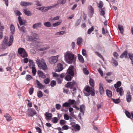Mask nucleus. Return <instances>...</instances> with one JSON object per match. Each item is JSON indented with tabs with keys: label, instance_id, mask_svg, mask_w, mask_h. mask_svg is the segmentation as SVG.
Listing matches in <instances>:
<instances>
[{
	"label": "nucleus",
	"instance_id": "f257e3e1",
	"mask_svg": "<svg viewBox=\"0 0 133 133\" xmlns=\"http://www.w3.org/2000/svg\"><path fill=\"white\" fill-rule=\"evenodd\" d=\"M8 39V37L5 36L4 39L2 42V47L3 49H5L6 48L7 45L9 46H11L12 43L13 41V37L12 35H11L10 37V41L8 44L7 42Z\"/></svg>",
	"mask_w": 133,
	"mask_h": 133
},
{
	"label": "nucleus",
	"instance_id": "f03ea898",
	"mask_svg": "<svg viewBox=\"0 0 133 133\" xmlns=\"http://www.w3.org/2000/svg\"><path fill=\"white\" fill-rule=\"evenodd\" d=\"M65 59L69 64H71L74 61L75 57L71 52L68 51L64 55Z\"/></svg>",
	"mask_w": 133,
	"mask_h": 133
},
{
	"label": "nucleus",
	"instance_id": "7ed1b4c3",
	"mask_svg": "<svg viewBox=\"0 0 133 133\" xmlns=\"http://www.w3.org/2000/svg\"><path fill=\"white\" fill-rule=\"evenodd\" d=\"M36 62L39 67L42 68L43 70L47 69V66L45 63V61L43 58L37 59Z\"/></svg>",
	"mask_w": 133,
	"mask_h": 133
},
{
	"label": "nucleus",
	"instance_id": "20e7f679",
	"mask_svg": "<svg viewBox=\"0 0 133 133\" xmlns=\"http://www.w3.org/2000/svg\"><path fill=\"white\" fill-rule=\"evenodd\" d=\"M18 52L22 58L27 57L28 56V54L27 52L25 49L23 48H19L18 49Z\"/></svg>",
	"mask_w": 133,
	"mask_h": 133
},
{
	"label": "nucleus",
	"instance_id": "39448f33",
	"mask_svg": "<svg viewBox=\"0 0 133 133\" xmlns=\"http://www.w3.org/2000/svg\"><path fill=\"white\" fill-rule=\"evenodd\" d=\"M75 68L73 66L70 65L67 70V73L68 75H70L72 76L74 75V71Z\"/></svg>",
	"mask_w": 133,
	"mask_h": 133
},
{
	"label": "nucleus",
	"instance_id": "423d86ee",
	"mask_svg": "<svg viewBox=\"0 0 133 133\" xmlns=\"http://www.w3.org/2000/svg\"><path fill=\"white\" fill-rule=\"evenodd\" d=\"M36 114V111L32 108H30L28 109L27 114L29 117H33Z\"/></svg>",
	"mask_w": 133,
	"mask_h": 133
},
{
	"label": "nucleus",
	"instance_id": "0eeeda50",
	"mask_svg": "<svg viewBox=\"0 0 133 133\" xmlns=\"http://www.w3.org/2000/svg\"><path fill=\"white\" fill-rule=\"evenodd\" d=\"M58 57L57 56H52L49 58V61L51 64H54L57 62Z\"/></svg>",
	"mask_w": 133,
	"mask_h": 133
},
{
	"label": "nucleus",
	"instance_id": "6e6552de",
	"mask_svg": "<svg viewBox=\"0 0 133 133\" xmlns=\"http://www.w3.org/2000/svg\"><path fill=\"white\" fill-rule=\"evenodd\" d=\"M76 85V82L73 81L70 82H68L65 85V87L67 88H70L71 87H74L75 85Z\"/></svg>",
	"mask_w": 133,
	"mask_h": 133
},
{
	"label": "nucleus",
	"instance_id": "1a4fd4ad",
	"mask_svg": "<svg viewBox=\"0 0 133 133\" xmlns=\"http://www.w3.org/2000/svg\"><path fill=\"white\" fill-rule=\"evenodd\" d=\"M32 2H28L21 1L20 2V5L22 6H29L33 4Z\"/></svg>",
	"mask_w": 133,
	"mask_h": 133
},
{
	"label": "nucleus",
	"instance_id": "9d476101",
	"mask_svg": "<svg viewBox=\"0 0 133 133\" xmlns=\"http://www.w3.org/2000/svg\"><path fill=\"white\" fill-rule=\"evenodd\" d=\"M35 84L37 86V87L39 89H43L44 87V86L40 82L37 80L36 79L35 81Z\"/></svg>",
	"mask_w": 133,
	"mask_h": 133
},
{
	"label": "nucleus",
	"instance_id": "9b49d317",
	"mask_svg": "<svg viewBox=\"0 0 133 133\" xmlns=\"http://www.w3.org/2000/svg\"><path fill=\"white\" fill-rule=\"evenodd\" d=\"M63 69V65L61 63L58 64L57 68L55 69V71L56 72H59L62 71Z\"/></svg>",
	"mask_w": 133,
	"mask_h": 133
},
{
	"label": "nucleus",
	"instance_id": "f8f14e48",
	"mask_svg": "<svg viewBox=\"0 0 133 133\" xmlns=\"http://www.w3.org/2000/svg\"><path fill=\"white\" fill-rule=\"evenodd\" d=\"M18 22L20 25H26V21L25 20H22L21 17L20 16H19L18 18Z\"/></svg>",
	"mask_w": 133,
	"mask_h": 133
},
{
	"label": "nucleus",
	"instance_id": "ddd939ff",
	"mask_svg": "<svg viewBox=\"0 0 133 133\" xmlns=\"http://www.w3.org/2000/svg\"><path fill=\"white\" fill-rule=\"evenodd\" d=\"M85 110V107L84 105H81L80 107V113H81V114L82 115V116H84Z\"/></svg>",
	"mask_w": 133,
	"mask_h": 133
},
{
	"label": "nucleus",
	"instance_id": "4468645a",
	"mask_svg": "<svg viewBox=\"0 0 133 133\" xmlns=\"http://www.w3.org/2000/svg\"><path fill=\"white\" fill-rule=\"evenodd\" d=\"M37 73L39 77H41L43 79H44L46 77L45 74L41 70H38Z\"/></svg>",
	"mask_w": 133,
	"mask_h": 133
},
{
	"label": "nucleus",
	"instance_id": "2eb2a0df",
	"mask_svg": "<svg viewBox=\"0 0 133 133\" xmlns=\"http://www.w3.org/2000/svg\"><path fill=\"white\" fill-rule=\"evenodd\" d=\"M116 91L117 92L119 93V95L121 96H122L124 93V91L122 88H115Z\"/></svg>",
	"mask_w": 133,
	"mask_h": 133
},
{
	"label": "nucleus",
	"instance_id": "dca6fc26",
	"mask_svg": "<svg viewBox=\"0 0 133 133\" xmlns=\"http://www.w3.org/2000/svg\"><path fill=\"white\" fill-rule=\"evenodd\" d=\"M23 11L24 13L27 16H30L32 15L31 12L29 10H28L26 8L23 9Z\"/></svg>",
	"mask_w": 133,
	"mask_h": 133
},
{
	"label": "nucleus",
	"instance_id": "f3484780",
	"mask_svg": "<svg viewBox=\"0 0 133 133\" xmlns=\"http://www.w3.org/2000/svg\"><path fill=\"white\" fill-rule=\"evenodd\" d=\"M127 57L128 53L127 51L126 50H125L120 56V57L121 58H123L124 57L126 58H127Z\"/></svg>",
	"mask_w": 133,
	"mask_h": 133
},
{
	"label": "nucleus",
	"instance_id": "a211bd4d",
	"mask_svg": "<svg viewBox=\"0 0 133 133\" xmlns=\"http://www.w3.org/2000/svg\"><path fill=\"white\" fill-rule=\"evenodd\" d=\"M46 119L47 120H50L51 118L52 117V114L48 112H46L45 114Z\"/></svg>",
	"mask_w": 133,
	"mask_h": 133
},
{
	"label": "nucleus",
	"instance_id": "6ab92c4d",
	"mask_svg": "<svg viewBox=\"0 0 133 133\" xmlns=\"http://www.w3.org/2000/svg\"><path fill=\"white\" fill-rule=\"evenodd\" d=\"M100 9L99 10V11L100 12V15L101 16H103L104 17H105L104 16L105 12V7H103L102 8Z\"/></svg>",
	"mask_w": 133,
	"mask_h": 133
},
{
	"label": "nucleus",
	"instance_id": "aec40b11",
	"mask_svg": "<svg viewBox=\"0 0 133 133\" xmlns=\"http://www.w3.org/2000/svg\"><path fill=\"white\" fill-rule=\"evenodd\" d=\"M29 66L30 68H31L32 67H35V63L33 60L29 59Z\"/></svg>",
	"mask_w": 133,
	"mask_h": 133
},
{
	"label": "nucleus",
	"instance_id": "412c9836",
	"mask_svg": "<svg viewBox=\"0 0 133 133\" xmlns=\"http://www.w3.org/2000/svg\"><path fill=\"white\" fill-rule=\"evenodd\" d=\"M41 25L42 23L40 22L36 23L33 24L32 28L34 29H37L38 27H41Z\"/></svg>",
	"mask_w": 133,
	"mask_h": 133
},
{
	"label": "nucleus",
	"instance_id": "4be33fe9",
	"mask_svg": "<svg viewBox=\"0 0 133 133\" xmlns=\"http://www.w3.org/2000/svg\"><path fill=\"white\" fill-rule=\"evenodd\" d=\"M70 91L72 94V95L74 96L76 93L77 89L75 87H71L70 88Z\"/></svg>",
	"mask_w": 133,
	"mask_h": 133
},
{
	"label": "nucleus",
	"instance_id": "5701e85b",
	"mask_svg": "<svg viewBox=\"0 0 133 133\" xmlns=\"http://www.w3.org/2000/svg\"><path fill=\"white\" fill-rule=\"evenodd\" d=\"M78 57L79 61L82 63H84V61L83 57L81 55L78 54Z\"/></svg>",
	"mask_w": 133,
	"mask_h": 133
},
{
	"label": "nucleus",
	"instance_id": "b1692460",
	"mask_svg": "<svg viewBox=\"0 0 133 133\" xmlns=\"http://www.w3.org/2000/svg\"><path fill=\"white\" fill-rule=\"evenodd\" d=\"M127 101L128 102H130L131 101V96L130 93H127Z\"/></svg>",
	"mask_w": 133,
	"mask_h": 133
},
{
	"label": "nucleus",
	"instance_id": "393cba45",
	"mask_svg": "<svg viewBox=\"0 0 133 133\" xmlns=\"http://www.w3.org/2000/svg\"><path fill=\"white\" fill-rule=\"evenodd\" d=\"M73 77L70 75H67L65 77L64 79L67 81H70L71 80Z\"/></svg>",
	"mask_w": 133,
	"mask_h": 133
},
{
	"label": "nucleus",
	"instance_id": "a878e982",
	"mask_svg": "<svg viewBox=\"0 0 133 133\" xmlns=\"http://www.w3.org/2000/svg\"><path fill=\"white\" fill-rule=\"evenodd\" d=\"M38 9L41 11H42L43 12H45L48 11V9L47 7L42 6L41 7L39 8Z\"/></svg>",
	"mask_w": 133,
	"mask_h": 133
},
{
	"label": "nucleus",
	"instance_id": "bb28decb",
	"mask_svg": "<svg viewBox=\"0 0 133 133\" xmlns=\"http://www.w3.org/2000/svg\"><path fill=\"white\" fill-rule=\"evenodd\" d=\"M4 117L6 118V120L8 122L12 120L11 117L8 114H6L4 115Z\"/></svg>",
	"mask_w": 133,
	"mask_h": 133
},
{
	"label": "nucleus",
	"instance_id": "cd10ccee",
	"mask_svg": "<svg viewBox=\"0 0 133 133\" xmlns=\"http://www.w3.org/2000/svg\"><path fill=\"white\" fill-rule=\"evenodd\" d=\"M118 27L119 30L120 32L121 33V34H122L124 31L123 26L121 25L118 24Z\"/></svg>",
	"mask_w": 133,
	"mask_h": 133
},
{
	"label": "nucleus",
	"instance_id": "c85d7f7f",
	"mask_svg": "<svg viewBox=\"0 0 133 133\" xmlns=\"http://www.w3.org/2000/svg\"><path fill=\"white\" fill-rule=\"evenodd\" d=\"M99 91L101 95H102L104 93V89L103 87L101 86L100 84H99Z\"/></svg>",
	"mask_w": 133,
	"mask_h": 133
},
{
	"label": "nucleus",
	"instance_id": "c756f323",
	"mask_svg": "<svg viewBox=\"0 0 133 133\" xmlns=\"http://www.w3.org/2000/svg\"><path fill=\"white\" fill-rule=\"evenodd\" d=\"M68 102L69 103V105H72L74 104H76V102L74 100L72 99L71 100L69 99L68 101Z\"/></svg>",
	"mask_w": 133,
	"mask_h": 133
},
{
	"label": "nucleus",
	"instance_id": "7c9ffc66",
	"mask_svg": "<svg viewBox=\"0 0 133 133\" xmlns=\"http://www.w3.org/2000/svg\"><path fill=\"white\" fill-rule=\"evenodd\" d=\"M121 85V82L118 81L116 84H114V87L115 88H119Z\"/></svg>",
	"mask_w": 133,
	"mask_h": 133
},
{
	"label": "nucleus",
	"instance_id": "2f4dec72",
	"mask_svg": "<svg viewBox=\"0 0 133 133\" xmlns=\"http://www.w3.org/2000/svg\"><path fill=\"white\" fill-rule=\"evenodd\" d=\"M10 29L11 33H12V34H14L15 32V27L12 24L11 25Z\"/></svg>",
	"mask_w": 133,
	"mask_h": 133
},
{
	"label": "nucleus",
	"instance_id": "473e14b6",
	"mask_svg": "<svg viewBox=\"0 0 133 133\" xmlns=\"http://www.w3.org/2000/svg\"><path fill=\"white\" fill-rule=\"evenodd\" d=\"M111 62L112 63H113L114 65L115 66H117L118 65V63L117 61L114 59L113 58H112L111 59Z\"/></svg>",
	"mask_w": 133,
	"mask_h": 133
},
{
	"label": "nucleus",
	"instance_id": "72a5a7b5",
	"mask_svg": "<svg viewBox=\"0 0 133 133\" xmlns=\"http://www.w3.org/2000/svg\"><path fill=\"white\" fill-rule=\"evenodd\" d=\"M106 94L109 97H111L112 96V92L109 90H106Z\"/></svg>",
	"mask_w": 133,
	"mask_h": 133
},
{
	"label": "nucleus",
	"instance_id": "f704fd0d",
	"mask_svg": "<svg viewBox=\"0 0 133 133\" xmlns=\"http://www.w3.org/2000/svg\"><path fill=\"white\" fill-rule=\"evenodd\" d=\"M129 58L131 60L132 64H133V54L132 53H128Z\"/></svg>",
	"mask_w": 133,
	"mask_h": 133
},
{
	"label": "nucleus",
	"instance_id": "c9c22d12",
	"mask_svg": "<svg viewBox=\"0 0 133 133\" xmlns=\"http://www.w3.org/2000/svg\"><path fill=\"white\" fill-rule=\"evenodd\" d=\"M32 70V73L34 76H35L36 75V70L35 67H32L31 68Z\"/></svg>",
	"mask_w": 133,
	"mask_h": 133
},
{
	"label": "nucleus",
	"instance_id": "e433bc0d",
	"mask_svg": "<svg viewBox=\"0 0 133 133\" xmlns=\"http://www.w3.org/2000/svg\"><path fill=\"white\" fill-rule=\"evenodd\" d=\"M125 115H126L127 117L129 118H131V114H130V113L128 111L125 110Z\"/></svg>",
	"mask_w": 133,
	"mask_h": 133
},
{
	"label": "nucleus",
	"instance_id": "4c0bfd02",
	"mask_svg": "<svg viewBox=\"0 0 133 133\" xmlns=\"http://www.w3.org/2000/svg\"><path fill=\"white\" fill-rule=\"evenodd\" d=\"M82 42V40L81 38L79 37L78 38L77 41V44L78 45H79L81 44V43Z\"/></svg>",
	"mask_w": 133,
	"mask_h": 133
},
{
	"label": "nucleus",
	"instance_id": "58836bf2",
	"mask_svg": "<svg viewBox=\"0 0 133 133\" xmlns=\"http://www.w3.org/2000/svg\"><path fill=\"white\" fill-rule=\"evenodd\" d=\"M19 30L22 32L24 33L25 32V30H26L25 27L24 26H22L20 28Z\"/></svg>",
	"mask_w": 133,
	"mask_h": 133
},
{
	"label": "nucleus",
	"instance_id": "ea45409f",
	"mask_svg": "<svg viewBox=\"0 0 133 133\" xmlns=\"http://www.w3.org/2000/svg\"><path fill=\"white\" fill-rule=\"evenodd\" d=\"M37 94L38 97L39 98H41L43 96L42 93L41 91H38Z\"/></svg>",
	"mask_w": 133,
	"mask_h": 133
},
{
	"label": "nucleus",
	"instance_id": "a19ab883",
	"mask_svg": "<svg viewBox=\"0 0 133 133\" xmlns=\"http://www.w3.org/2000/svg\"><path fill=\"white\" fill-rule=\"evenodd\" d=\"M98 7L99 9L102 8L103 6V2L101 1H100L99 2V3L98 4Z\"/></svg>",
	"mask_w": 133,
	"mask_h": 133
},
{
	"label": "nucleus",
	"instance_id": "79ce46f5",
	"mask_svg": "<svg viewBox=\"0 0 133 133\" xmlns=\"http://www.w3.org/2000/svg\"><path fill=\"white\" fill-rule=\"evenodd\" d=\"M36 38L32 37L31 36H29L28 37V40L31 41H34Z\"/></svg>",
	"mask_w": 133,
	"mask_h": 133
},
{
	"label": "nucleus",
	"instance_id": "37998d69",
	"mask_svg": "<svg viewBox=\"0 0 133 133\" xmlns=\"http://www.w3.org/2000/svg\"><path fill=\"white\" fill-rule=\"evenodd\" d=\"M58 121V119L56 117L53 118V119L51 121L53 123H56Z\"/></svg>",
	"mask_w": 133,
	"mask_h": 133
},
{
	"label": "nucleus",
	"instance_id": "c03bdc74",
	"mask_svg": "<svg viewBox=\"0 0 133 133\" xmlns=\"http://www.w3.org/2000/svg\"><path fill=\"white\" fill-rule=\"evenodd\" d=\"M44 25L47 27H49L51 26V24L49 22H46L44 23Z\"/></svg>",
	"mask_w": 133,
	"mask_h": 133
},
{
	"label": "nucleus",
	"instance_id": "a18cd8bd",
	"mask_svg": "<svg viewBox=\"0 0 133 133\" xmlns=\"http://www.w3.org/2000/svg\"><path fill=\"white\" fill-rule=\"evenodd\" d=\"M89 83L90 85L93 87L94 85V83L93 80L90 79L89 80Z\"/></svg>",
	"mask_w": 133,
	"mask_h": 133
},
{
	"label": "nucleus",
	"instance_id": "49530a36",
	"mask_svg": "<svg viewBox=\"0 0 133 133\" xmlns=\"http://www.w3.org/2000/svg\"><path fill=\"white\" fill-rule=\"evenodd\" d=\"M83 70L84 74L86 75H88L89 74V71L87 70L86 68H83Z\"/></svg>",
	"mask_w": 133,
	"mask_h": 133
},
{
	"label": "nucleus",
	"instance_id": "de8ad7c7",
	"mask_svg": "<svg viewBox=\"0 0 133 133\" xmlns=\"http://www.w3.org/2000/svg\"><path fill=\"white\" fill-rule=\"evenodd\" d=\"M94 29V27L93 26L92 27L90 28L89 29L88 31V34H90L93 31Z\"/></svg>",
	"mask_w": 133,
	"mask_h": 133
},
{
	"label": "nucleus",
	"instance_id": "09e8293b",
	"mask_svg": "<svg viewBox=\"0 0 133 133\" xmlns=\"http://www.w3.org/2000/svg\"><path fill=\"white\" fill-rule=\"evenodd\" d=\"M32 78V77L31 75H26L25 79L27 81H29Z\"/></svg>",
	"mask_w": 133,
	"mask_h": 133
},
{
	"label": "nucleus",
	"instance_id": "8fccbe9b",
	"mask_svg": "<svg viewBox=\"0 0 133 133\" xmlns=\"http://www.w3.org/2000/svg\"><path fill=\"white\" fill-rule=\"evenodd\" d=\"M63 79H61L59 77H57V82L58 84H61L62 82Z\"/></svg>",
	"mask_w": 133,
	"mask_h": 133
},
{
	"label": "nucleus",
	"instance_id": "3c124183",
	"mask_svg": "<svg viewBox=\"0 0 133 133\" xmlns=\"http://www.w3.org/2000/svg\"><path fill=\"white\" fill-rule=\"evenodd\" d=\"M66 0H58V3H59V4H64L66 3Z\"/></svg>",
	"mask_w": 133,
	"mask_h": 133
},
{
	"label": "nucleus",
	"instance_id": "603ef678",
	"mask_svg": "<svg viewBox=\"0 0 133 133\" xmlns=\"http://www.w3.org/2000/svg\"><path fill=\"white\" fill-rule=\"evenodd\" d=\"M56 84V82L54 80L51 81L50 83V85L52 87H54V86Z\"/></svg>",
	"mask_w": 133,
	"mask_h": 133
},
{
	"label": "nucleus",
	"instance_id": "864d4df0",
	"mask_svg": "<svg viewBox=\"0 0 133 133\" xmlns=\"http://www.w3.org/2000/svg\"><path fill=\"white\" fill-rule=\"evenodd\" d=\"M66 123V121L64 120L61 119L59 121V123L61 125L64 124Z\"/></svg>",
	"mask_w": 133,
	"mask_h": 133
},
{
	"label": "nucleus",
	"instance_id": "5fc2aeb1",
	"mask_svg": "<svg viewBox=\"0 0 133 133\" xmlns=\"http://www.w3.org/2000/svg\"><path fill=\"white\" fill-rule=\"evenodd\" d=\"M34 89L33 88L31 87L30 88L29 90V92L30 95L32 94L34 92Z\"/></svg>",
	"mask_w": 133,
	"mask_h": 133
},
{
	"label": "nucleus",
	"instance_id": "6e6d98bb",
	"mask_svg": "<svg viewBox=\"0 0 133 133\" xmlns=\"http://www.w3.org/2000/svg\"><path fill=\"white\" fill-rule=\"evenodd\" d=\"M112 101L115 103H118L120 102V99L119 98L115 99H112Z\"/></svg>",
	"mask_w": 133,
	"mask_h": 133
},
{
	"label": "nucleus",
	"instance_id": "4d7b16f0",
	"mask_svg": "<svg viewBox=\"0 0 133 133\" xmlns=\"http://www.w3.org/2000/svg\"><path fill=\"white\" fill-rule=\"evenodd\" d=\"M74 128L77 129L78 131H79L80 129V127L78 124H76Z\"/></svg>",
	"mask_w": 133,
	"mask_h": 133
},
{
	"label": "nucleus",
	"instance_id": "13d9d810",
	"mask_svg": "<svg viewBox=\"0 0 133 133\" xmlns=\"http://www.w3.org/2000/svg\"><path fill=\"white\" fill-rule=\"evenodd\" d=\"M59 18V16H57L55 17L54 18H50V20H58Z\"/></svg>",
	"mask_w": 133,
	"mask_h": 133
},
{
	"label": "nucleus",
	"instance_id": "bf43d9fd",
	"mask_svg": "<svg viewBox=\"0 0 133 133\" xmlns=\"http://www.w3.org/2000/svg\"><path fill=\"white\" fill-rule=\"evenodd\" d=\"M81 20L80 19H78L75 24V26H77L79 25L81 22Z\"/></svg>",
	"mask_w": 133,
	"mask_h": 133
},
{
	"label": "nucleus",
	"instance_id": "052dcab7",
	"mask_svg": "<svg viewBox=\"0 0 133 133\" xmlns=\"http://www.w3.org/2000/svg\"><path fill=\"white\" fill-rule=\"evenodd\" d=\"M90 94L91 96H94L95 95V90L93 88L92 89V90H90Z\"/></svg>",
	"mask_w": 133,
	"mask_h": 133
},
{
	"label": "nucleus",
	"instance_id": "680f3d73",
	"mask_svg": "<svg viewBox=\"0 0 133 133\" xmlns=\"http://www.w3.org/2000/svg\"><path fill=\"white\" fill-rule=\"evenodd\" d=\"M50 79L48 78L44 79V83L46 84H48L50 82Z\"/></svg>",
	"mask_w": 133,
	"mask_h": 133
},
{
	"label": "nucleus",
	"instance_id": "e2e57ef3",
	"mask_svg": "<svg viewBox=\"0 0 133 133\" xmlns=\"http://www.w3.org/2000/svg\"><path fill=\"white\" fill-rule=\"evenodd\" d=\"M63 106L64 107H70V105L68 102H65L63 104Z\"/></svg>",
	"mask_w": 133,
	"mask_h": 133
},
{
	"label": "nucleus",
	"instance_id": "0e129e2a",
	"mask_svg": "<svg viewBox=\"0 0 133 133\" xmlns=\"http://www.w3.org/2000/svg\"><path fill=\"white\" fill-rule=\"evenodd\" d=\"M82 52L83 56H86L87 55V52L85 49H83L82 50Z\"/></svg>",
	"mask_w": 133,
	"mask_h": 133
},
{
	"label": "nucleus",
	"instance_id": "69168bd1",
	"mask_svg": "<svg viewBox=\"0 0 133 133\" xmlns=\"http://www.w3.org/2000/svg\"><path fill=\"white\" fill-rule=\"evenodd\" d=\"M96 54L100 58H101L103 61H104V58L98 52H95Z\"/></svg>",
	"mask_w": 133,
	"mask_h": 133
},
{
	"label": "nucleus",
	"instance_id": "338daca9",
	"mask_svg": "<svg viewBox=\"0 0 133 133\" xmlns=\"http://www.w3.org/2000/svg\"><path fill=\"white\" fill-rule=\"evenodd\" d=\"M50 48V47L48 46L46 47L42 48L39 49V50L41 51H43L48 49Z\"/></svg>",
	"mask_w": 133,
	"mask_h": 133
},
{
	"label": "nucleus",
	"instance_id": "774afa93",
	"mask_svg": "<svg viewBox=\"0 0 133 133\" xmlns=\"http://www.w3.org/2000/svg\"><path fill=\"white\" fill-rule=\"evenodd\" d=\"M89 9L91 12L92 14H93L94 12V9L93 7L91 6H90V7H89Z\"/></svg>",
	"mask_w": 133,
	"mask_h": 133
}]
</instances>
